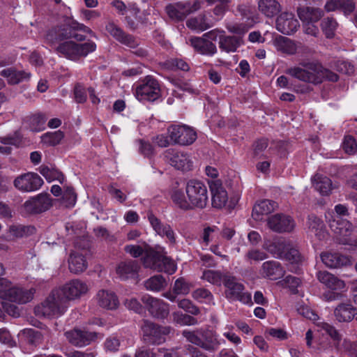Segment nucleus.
Listing matches in <instances>:
<instances>
[{"instance_id":"1","label":"nucleus","mask_w":357,"mask_h":357,"mask_svg":"<svg viewBox=\"0 0 357 357\" xmlns=\"http://www.w3.org/2000/svg\"><path fill=\"white\" fill-rule=\"evenodd\" d=\"M185 194L181 189H174L171 199L174 204L183 210L206 206L208 196L206 185L201 180L192 178L186 181Z\"/></svg>"},{"instance_id":"2","label":"nucleus","mask_w":357,"mask_h":357,"mask_svg":"<svg viewBox=\"0 0 357 357\" xmlns=\"http://www.w3.org/2000/svg\"><path fill=\"white\" fill-rule=\"evenodd\" d=\"M287 73L302 82L314 84L321 83L324 79L331 82L338 80L337 74L315 62L303 63L299 66L290 68Z\"/></svg>"},{"instance_id":"3","label":"nucleus","mask_w":357,"mask_h":357,"mask_svg":"<svg viewBox=\"0 0 357 357\" xmlns=\"http://www.w3.org/2000/svg\"><path fill=\"white\" fill-rule=\"evenodd\" d=\"M84 33L96 36L94 32L89 27L77 21H73L66 28L57 26L49 30L46 34L45 40L52 45L59 41L70 38L81 42L86 39Z\"/></svg>"},{"instance_id":"4","label":"nucleus","mask_w":357,"mask_h":357,"mask_svg":"<svg viewBox=\"0 0 357 357\" xmlns=\"http://www.w3.org/2000/svg\"><path fill=\"white\" fill-rule=\"evenodd\" d=\"M182 335L186 340L208 352H215L221 344L216 332L199 328L195 331L183 330Z\"/></svg>"},{"instance_id":"5","label":"nucleus","mask_w":357,"mask_h":357,"mask_svg":"<svg viewBox=\"0 0 357 357\" xmlns=\"http://www.w3.org/2000/svg\"><path fill=\"white\" fill-rule=\"evenodd\" d=\"M59 292L56 289H53L43 302L35 307V314L40 318H53L62 315L68 305Z\"/></svg>"},{"instance_id":"6","label":"nucleus","mask_w":357,"mask_h":357,"mask_svg":"<svg viewBox=\"0 0 357 357\" xmlns=\"http://www.w3.org/2000/svg\"><path fill=\"white\" fill-rule=\"evenodd\" d=\"M35 293L34 288L23 289L13 286L9 281L3 278L0 279V298L3 300L24 304L32 301Z\"/></svg>"},{"instance_id":"7","label":"nucleus","mask_w":357,"mask_h":357,"mask_svg":"<svg viewBox=\"0 0 357 357\" xmlns=\"http://www.w3.org/2000/svg\"><path fill=\"white\" fill-rule=\"evenodd\" d=\"M96 45L93 41L78 44L72 40L60 43L56 51L70 60L77 61L81 57L86 56L89 53L94 52Z\"/></svg>"},{"instance_id":"8","label":"nucleus","mask_w":357,"mask_h":357,"mask_svg":"<svg viewBox=\"0 0 357 357\" xmlns=\"http://www.w3.org/2000/svg\"><path fill=\"white\" fill-rule=\"evenodd\" d=\"M143 264L158 272H165L169 275L176 270V266L173 260L165 256L162 252L154 250H148L146 256L144 258Z\"/></svg>"},{"instance_id":"9","label":"nucleus","mask_w":357,"mask_h":357,"mask_svg":"<svg viewBox=\"0 0 357 357\" xmlns=\"http://www.w3.org/2000/svg\"><path fill=\"white\" fill-rule=\"evenodd\" d=\"M89 289V284L80 279L70 280L56 289L60 291L59 294L66 304L68 301L80 299L87 294Z\"/></svg>"},{"instance_id":"10","label":"nucleus","mask_w":357,"mask_h":357,"mask_svg":"<svg viewBox=\"0 0 357 357\" xmlns=\"http://www.w3.org/2000/svg\"><path fill=\"white\" fill-rule=\"evenodd\" d=\"M223 284L226 288L225 296L232 301H239L244 304L252 303L250 294L244 291V286L234 276L225 275Z\"/></svg>"},{"instance_id":"11","label":"nucleus","mask_w":357,"mask_h":357,"mask_svg":"<svg viewBox=\"0 0 357 357\" xmlns=\"http://www.w3.org/2000/svg\"><path fill=\"white\" fill-rule=\"evenodd\" d=\"M135 94L140 101H154L160 96L159 83L152 76L148 75L136 87Z\"/></svg>"},{"instance_id":"12","label":"nucleus","mask_w":357,"mask_h":357,"mask_svg":"<svg viewBox=\"0 0 357 357\" xmlns=\"http://www.w3.org/2000/svg\"><path fill=\"white\" fill-rule=\"evenodd\" d=\"M142 329L144 340L153 344L165 342V337L171 332V327L159 326L147 320L144 321Z\"/></svg>"},{"instance_id":"13","label":"nucleus","mask_w":357,"mask_h":357,"mask_svg":"<svg viewBox=\"0 0 357 357\" xmlns=\"http://www.w3.org/2000/svg\"><path fill=\"white\" fill-rule=\"evenodd\" d=\"M164 157L167 163L178 170L188 172L192 169L193 162L188 153L169 149L164 152Z\"/></svg>"},{"instance_id":"14","label":"nucleus","mask_w":357,"mask_h":357,"mask_svg":"<svg viewBox=\"0 0 357 357\" xmlns=\"http://www.w3.org/2000/svg\"><path fill=\"white\" fill-rule=\"evenodd\" d=\"M43 178L36 173L26 172L18 175L13 180V186L21 192H31L43 185Z\"/></svg>"},{"instance_id":"15","label":"nucleus","mask_w":357,"mask_h":357,"mask_svg":"<svg viewBox=\"0 0 357 357\" xmlns=\"http://www.w3.org/2000/svg\"><path fill=\"white\" fill-rule=\"evenodd\" d=\"M329 226L341 243L355 245L356 239L352 241L350 238L355 228L349 221L336 216L332 221H329Z\"/></svg>"},{"instance_id":"16","label":"nucleus","mask_w":357,"mask_h":357,"mask_svg":"<svg viewBox=\"0 0 357 357\" xmlns=\"http://www.w3.org/2000/svg\"><path fill=\"white\" fill-rule=\"evenodd\" d=\"M167 133L172 144L190 145L197 138L196 132L186 126L172 125L168 128Z\"/></svg>"},{"instance_id":"17","label":"nucleus","mask_w":357,"mask_h":357,"mask_svg":"<svg viewBox=\"0 0 357 357\" xmlns=\"http://www.w3.org/2000/svg\"><path fill=\"white\" fill-rule=\"evenodd\" d=\"M268 228L278 234L291 233L296 227V222L290 215L276 213L266 219Z\"/></svg>"},{"instance_id":"18","label":"nucleus","mask_w":357,"mask_h":357,"mask_svg":"<svg viewBox=\"0 0 357 357\" xmlns=\"http://www.w3.org/2000/svg\"><path fill=\"white\" fill-rule=\"evenodd\" d=\"M201 8L199 1H195L192 4L187 3H176L169 4L165 10L168 16L174 20H183L187 15L198 10Z\"/></svg>"},{"instance_id":"19","label":"nucleus","mask_w":357,"mask_h":357,"mask_svg":"<svg viewBox=\"0 0 357 357\" xmlns=\"http://www.w3.org/2000/svg\"><path fill=\"white\" fill-rule=\"evenodd\" d=\"M141 300L149 312L153 317L165 319L169 315V304L165 303L163 300L154 298L149 294L144 295Z\"/></svg>"},{"instance_id":"20","label":"nucleus","mask_w":357,"mask_h":357,"mask_svg":"<svg viewBox=\"0 0 357 357\" xmlns=\"http://www.w3.org/2000/svg\"><path fill=\"white\" fill-rule=\"evenodd\" d=\"M52 205L50 195L41 193L26 201L24 207L29 213H40L48 210Z\"/></svg>"},{"instance_id":"21","label":"nucleus","mask_w":357,"mask_h":357,"mask_svg":"<svg viewBox=\"0 0 357 357\" xmlns=\"http://www.w3.org/2000/svg\"><path fill=\"white\" fill-rule=\"evenodd\" d=\"M208 185L213 206L217 208L224 207L227 202L228 195L222 182L220 180L211 181Z\"/></svg>"},{"instance_id":"22","label":"nucleus","mask_w":357,"mask_h":357,"mask_svg":"<svg viewBox=\"0 0 357 357\" xmlns=\"http://www.w3.org/2000/svg\"><path fill=\"white\" fill-rule=\"evenodd\" d=\"M299 26L298 21L291 13H282L276 20V29L284 34H291L296 31Z\"/></svg>"},{"instance_id":"23","label":"nucleus","mask_w":357,"mask_h":357,"mask_svg":"<svg viewBox=\"0 0 357 357\" xmlns=\"http://www.w3.org/2000/svg\"><path fill=\"white\" fill-rule=\"evenodd\" d=\"M65 335L68 341L78 347H82L89 344L91 342L94 341L98 337V333L95 332L75 329L67 331L65 333Z\"/></svg>"},{"instance_id":"24","label":"nucleus","mask_w":357,"mask_h":357,"mask_svg":"<svg viewBox=\"0 0 357 357\" xmlns=\"http://www.w3.org/2000/svg\"><path fill=\"white\" fill-rule=\"evenodd\" d=\"M106 31L117 41L131 48L137 46V40L130 35L126 33L113 21H109L105 26Z\"/></svg>"},{"instance_id":"25","label":"nucleus","mask_w":357,"mask_h":357,"mask_svg":"<svg viewBox=\"0 0 357 357\" xmlns=\"http://www.w3.org/2000/svg\"><path fill=\"white\" fill-rule=\"evenodd\" d=\"M96 300L99 307L106 310H116L119 305L116 294L107 289L99 290L96 295Z\"/></svg>"},{"instance_id":"26","label":"nucleus","mask_w":357,"mask_h":357,"mask_svg":"<svg viewBox=\"0 0 357 357\" xmlns=\"http://www.w3.org/2000/svg\"><path fill=\"white\" fill-rule=\"evenodd\" d=\"M289 242L282 237H278L273 241L266 240L263 248L273 256L282 259L285 250L289 248Z\"/></svg>"},{"instance_id":"27","label":"nucleus","mask_w":357,"mask_h":357,"mask_svg":"<svg viewBox=\"0 0 357 357\" xmlns=\"http://www.w3.org/2000/svg\"><path fill=\"white\" fill-rule=\"evenodd\" d=\"M322 262L330 268H337L351 264L350 259L337 252H324L321 255Z\"/></svg>"},{"instance_id":"28","label":"nucleus","mask_w":357,"mask_h":357,"mask_svg":"<svg viewBox=\"0 0 357 357\" xmlns=\"http://www.w3.org/2000/svg\"><path fill=\"white\" fill-rule=\"evenodd\" d=\"M273 44L277 51L289 55L296 54L300 47V44L282 36H276Z\"/></svg>"},{"instance_id":"29","label":"nucleus","mask_w":357,"mask_h":357,"mask_svg":"<svg viewBox=\"0 0 357 357\" xmlns=\"http://www.w3.org/2000/svg\"><path fill=\"white\" fill-rule=\"evenodd\" d=\"M318 280L327 288L335 291H342L345 288V282L328 271H319Z\"/></svg>"},{"instance_id":"30","label":"nucleus","mask_w":357,"mask_h":357,"mask_svg":"<svg viewBox=\"0 0 357 357\" xmlns=\"http://www.w3.org/2000/svg\"><path fill=\"white\" fill-rule=\"evenodd\" d=\"M191 45L201 54L212 56L217 52L216 46L206 38L194 37L190 40Z\"/></svg>"},{"instance_id":"31","label":"nucleus","mask_w":357,"mask_h":357,"mask_svg":"<svg viewBox=\"0 0 357 357\" xmlns=\"http://www.w3.org/2000/svg\"><path fill=\"white\" fill-rule=\"evenodd\" d=\"M324 8L327 12L340 10L347 15L354 11L356 3L353 0H328Z\"/></svg>"},{"instance_id":"32","label":"nucleus","mask_w":357,"mask_h":357,"mask_svg":"<svg viewBox=\"0 0 357 357\" xmlns=\"http://www.w3.org/2000/svg\"><path fill=\"white\" fill-rule=\"evenodd\" d=\"M148 219L153 229L161 236H166L171 243L175 242L174 232L167 224H162L153 214L149 213Z\"/></svg>"},{"instance_id":"33","label":"nucleus","mask_w":357,"mask_h":357,"mask_svg":"<svg viewBox=\"0 0 357 357\" xmlns=\"http://www.w3.org/2000/svg\"><path fill=\"white\" fill-rule=\"evenodd\" d=\"M36 231V229L33 226L14 224L8 227L7 234L10 240H16L30 236Z\"/></svg>"},{"instance_id":"34","label":"nucleus","mask_w":357,"mask_h":357,"mask_svg":"<svg viewBox=\"0 0 357 357\" xmlns=\"http://www.w3.org/2000/svg\"><path fill=\"white\" fill-rule=\"evenodd\" d=\"M261 274L271 280H277L284 274V270L276 261H267L262 264Z\"/></svg>"},{"instance_id":"35","label":"nucleus","mask_w":357,"mask_h":357,"mask_svg":"<svg viewBox=\"0 0 357 357\" xmlns=\"http://www.w3.org/2000/svg\"><path fill=\"white\" fill-rule=\"evenodd\" d=\"M277 204L269 199H263L258 202L253 207L252 216L255 220H261L264 215L273 212Z\"/></svg>"},{"instance_id":"36","label":"nucleus","mask_w":357,"mask_h":357,"mask_svg":"<svg viewBox=\"0 0 357 357\" xmlns=\"http://www.w3.org/2000/svg\"><path fill=\"white\" fill-rule=\"evenodd\" d=\"M0 75L6 78L9 84H17L24 80L29 79L31 76L30 73L17 70L12 67L1 70Z\"/></svg>"},{"instance_id":"37","label":"nucleus","mask_w":357,"mask_h":357,"mask_svg":"<svg viewBox=\"0 0 357 357\" xmlns=\"http://www.w3.org/2000/svg\"><path fill=\"white\" fill-rule=\"evenodd\" d=\"M139 268V266L136 261L128 260L120 262L116 269V274L121 279H128L135 276Z\"/></svg>"},{"instance_id":"38","label":"nucleus","mask_w":357,"mask_h":357,"mask_svg":"<svg viewBox=\"0 0 357 357\" xmlns=\"http://www.w3.org/2000/svg\"><path fill=\"white\" fill-rule=\"evenodd\" d=\"M84 256L79 252H71L68 259V268L73 274H80L87 268Z\"/></svg>"},{"instance_id":"39","label":"nucleus","mask_w":357,"mask_h":357,"mask_svg":"<svg viewBox=\"0 0 357 357\" xmlns=\"http://www.w3.org/2000/svg\"><path fill=\"white\" fill-rule=\"evenodd\" d=\"M356 314L357 308L347 303L340 304L334 310V315L340 322L350 321Z\"/></svg>"},{"instance_id":"40","label":"nucleus","mask_w":357,"mask_h":357,"mask_svg":"<svg viewBox=\"0 0 357 357\" xmlns=\"http://www.w3.org/2000/svg\"><path fill=\"white\" fill-rule=\"evenodd\" d=\"M243 40L239 36H231L222 34L220 36L219 47L227 53L235 52L242 45Z\"/></svg>"},{"instance_id":"41","label":"nucleus","mask_w":357,"mask_h":357,"mask_svg":"<svg viewBox=\"0 0 357 357\" xmlns=\"http://www.w3.org/2000/svg\"><path fill=\"white\" fill-rule=\"evenodd\" d=\"M314 188L322 195H328L332 190V181L326 176L316 174L312 178Z\"/></svg>"},{"instance_id":"42","label":"nucleus","mask_w":357,"mask_h":357,"mask_svg":"<svg viewBox=\"0 0 357 357\" xmlns=\"http://www.w3.org/2000/svg\"><path fill=\"white\" fill-rule=\"evenodd\" d=\"M259 10L267 17H273L281 10V6L276 0H259Z\"/></svg>"},{"instance_id":"43","label":"nucleus","mask_w":357,"mask_h":357,"mask_svg":"<svg viewBox=\"0 0 357 357\" xmlns=\"http://www.w3.org/2000/svg\"><path fill=\"white\" fill-rule=\"evenodd\" d=\"M309 231L319 239H323L326 236L324 222L317 216L311 215L308 216Z\"/></svg>"},{"instance_id":"44","label":"nucleus","mask_w":357,"mask_h":357,"mask_svg":"<svg viewBox=\"0 0 357 357\" xmlns=\"http://www.w3.org/2000/svg\"><path fill=\"white\" fill-rule=\"evenodd\" d=\"M298 15L303 22H317L323 15L322 11L314 8H304L298 10Z\"/></svg>"},{"instance_id":"45","label":"nucleus","mask_w":357,"mask_h":357,"mask_svg":"<svg viewBox=\"0 0 357 357\" xmlns=\"http://www.w3.org/2000/svg\"><path fill=\"white\" fill-rule=\"evenodd\" d=\"M167 286V282L162 275H154L144 282L146 290L158 292L164 289Z\"/></svg>"},{"instance_id":"46","label":"nucleus","mask_w":357,"mask_h":357,"mask_svg":"<svg viewBox=\"0 0 357 357\" xmlns=\"http://www.w3.org/2000/svg\"><path fill=\"white\" fill-rule=\"evenodd\" d=\"M186 25L188 28L198 31H203L211 27V25L206 22L204 15H199L189 19L186 22Z\"/></svg>"},{"instance_id":"47","label":"nucleus","mask_w":357,"mask_h":357,"mask_svg":"<svg viewBox=\"0 0 357 357\" xmlns=\"http://www.w3.org/2000/svg\"><path fill=\"white\" fill-rule=\"evenodd\" d=\"M29 128L33 132H40L45 128L46 118L43 114H36L28 117Z\"/></svg>"},{"instance_id":"48","label":"nucleus","mask_w":357,"mask_h":357,"mask_svg":"<svg viewBox=\"0 0 357 357\" xmlns=\"http://www.w3.org/2000/svg\"><path fill=\"white\" fill-rule=\"evenodd\" d=\"M64 137L63 132L61 130L47 132L42 135V142L47 146H56L59 144Z\"/></svg>"},{"instance_id":"49","label":"nucleus","mask_w":357,"mask_h":357,"mask_svg":"<svg viewBox=\"0 0 357 357\" xmlns=\"http://www.w3.org/2000/svg\"><path fill=\"white\" fill-rule=\"evenodd\" d=\"M321 29L326 38H332L335 36L337 27V22L334 18L326 17L321 21Z\"/></svg>"},{"instance_id":"50","label":"nucleus","mask_w":357,"mask_h":357,"mask_svg":"<svg viewBox=\"0 0 357 357\" xmlns=\"http://www.w3.org/2000/svg\"><path fill=\"white\" fill-rule=\"evenodd\" d=\"M202 279L213 284L220 286L222 280V275L220 271L214 270H206L203 272Z\"/></svg>"},{"instance_id":"51","label":"nucleus","mask_w":357,"mask_h":357,"mask_svg":"<svg viewBox=\"0 0 357 357\" xmlns=\"http://www.w3.org/2000/svg\"><path fill=\"white\" fill-rule=\"evenodd\" d=\"M162 66L165 69L171 70L180 69L183 71H187L189 70L188 64L182 59H178L167 60L162 63Z\"/></svg>"},{"instance_id":"52","label":"nucleus","mask_w":357,"mask_h":357,"mask_svg":"<svg viewBox=\"0 0 357 357\" xmlns=\"http://www.w3.org/2000/svg\"><path fill=\"white\" fill-rule=\"evenodd\" d=\"M148 250L153 249L146 245H144L143 247L139 245H130L125 247L126 252L129 253L133 257H138L144 254L143 259L146 256V251Z\"/></svg>"},{"instance_id":"53","label":"nucleus","mask_w":357,"mask_h":357,"mask_svg":"<svg viewBox=\"0 0 357 357\" xmlns=\"http://www.w3.org/2000/svg\"><path fill=\"white\" fill-rule=\"evenodd\" d=\"M268 255L266 252L259 249H251L245 255V259L250 264L252 261H260L266 259Z\"/></svg>"},{"instance_id":"54","label":"nucleus","mask_w":357,"mask_h":357,"mask_svg":"<svg viewBox=\"0 0 357 357\" xmlns=\"http://www.w3.org/2000/svg\"><path fill=\"white\" fill-rule=\"evenodd\" d=\"M317 326L318 327V331H325L335 341L338 342L340 340V335L333 326L325 322H319L317 323Z\"/></svg>"},{"instance_id":"55","label":"nucleus","mask_w":357,"mask_h":357,"mask_svg":"<svg viewBox=\"0 0 357 357\" xmlns=\"http://www.w3.org/2000/svg\"><path fill=\"white\" fill-rule=\"evenodd\" d=\"M190 291V285L183 279H177L173 287V292L175 294L186 295Z\"/></svg>"},{"instance_id":"56","label":"nucleus","mask_w":357,"mask_h":357,"mask_svg":"<svg viewBox=\"0 0 357 357\" xmlns=\"http://www.w3.org/2000/svg\"><path fill=\"white\" fill-rule=\"evenodd\" d=\"M284 254L282 259L288 260L291 263H298L301 261V256L298 250L291 245V242H289V248Z\"/></svg>"},{"instance_id":"57","label":"nucleus","mask_w":357,"mask_h":357,"mask_svg":"<svg viewBox=\"0 0 357 357\" xmlns=\"http://www.w3.org/2000/svg\"><path fill=\"white\" fill-rule=\"evenodd\" d=\"M172 317L174 321L180 325H192L195 323L193 317L180 312L172 313Z\"/></svg>"},{"instance_id":"58","label":"nucleus","mask_w":357,"mask_h":357,"mask_svg":"<svg viewBox=\"0 0 357 357\" xmlns=\"http://www.w3.org/2000/svg\"><path fill=\"white\" fill-rule=\"evenodd\" d=\"M342 148L344 151L348 154H354L357 150V143L355 139L349 135L344 137Z\"/></svg>"},{"instance_id":"59","label":"nucleus","mask_w":357,"mask_h":357,"mask_svg":"<svg viewBox=\"0 0 357 357\" xmlns=\"http://www.w3.org/2000/svg\"><path fill=\"white\" fill-rule=\"evenodd\" d=\"M76 195L73 188H67L64 192L62 201L66 207H73L76 202Z\"/></svg>"},{"instance_id":"60","label":"nucleus","mask_w":357,"mask_h":357,"mask_svg":"<svg viewBox=\"0 0 357 357\" xmlns=\"http://www.w3.org/2000/svg\"><path fill=\"white\" fill-rule=\"evenodd\" d=\"M268 147V139L263 138L257 140L254 144V155L255 157L260 158L264 155L263 152Z\"/></svg>"},{"instance_id":"61","label":"nucleus","mask_w":357,"mask_h":357,"mask_svg":"<svg viewBox=\"0 0 357 357\" xmlns=\"http://www.w3.org/2000/svg\"><path fill=\"white\" fill-rule=\"evenodd\" d=\"M192 297L197 301H202V299L206 300L208 302H211L213 300L212 294L206 289L199 288L192 292Z\"/></svg>"},{"instance_id":"62","label":"nucleus","mask_w":357,"mask_h":357,"mask_svg":"<svg viewBox=\"0 0 357 357\" xmlns=\"http://www.w3.org/2000/svg\"><path fill=\"white\" fill-rule=\"evenodd\" d=\"M178 305L180 308L184 310L187 312L192 314H197L199 312V310L192 302L188 299H182L178 303Z\"/></svg>"},{"instance_id":"63","label":"nucleus","mask_w":357,"mask_h":357,"mask_svg":"<svg viewBox=\"0 0 357 357\" xmlns=\"http://www.w3.org/2000/svg\"><path fill=\"white\" fill-rule=\"evenodd\" d=\"M335 66L337 70L343 74L351 75L354 72V66L345 61H337Z\"/></svg>"},{"instance_id":"64","label":"nucleus","mask_w":357,"mask_h":357,"mask_svg":"<svg viewBox=\"0 0 357 357\" xmlns=\"http://www.w3.org/2000/svg\"><path fill=\"white\" fill-rule=\"evenodd\" d=\"M124 305L126 308L133 310L137 313H141L143 310L142 305L135 298H128L124 301Z\"/></svg>"}]
</instances>
